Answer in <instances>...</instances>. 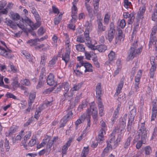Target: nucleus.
<instances>
[{
    "label": "nucleus",
    "instance_id": "nucleus-40",
    "mask_svg": "<svg viewBox=\"0 0 157 157\" xmlns=\"http://www.w3.org/2000/svg\"><path fill=\"white\" fill-rule=\"evenodd\" d=\"M115 52L111 51L108 55V57L110 61H112L115 58Z\"/></svg>",
    "mask_w": 157,
    "mask_h": 157
},
{
    "label": "nucleus",
    "instance_id": "nucleus-49",
    "mask_svg": "<svg viewBox=\"0 0 157 157\" xmlns=\"http://www.w3.org/2000/svg\"><path fill=\"white\" fill-rule=\"evenodd\" d=\"M119 111V108H117L115 110L114 114L113 116V121L117 118L118 116V114Z\"/></svg>",
    "mask_w": 157,
    "mask_h": 157
},
{
    "label": "nucleus",
    "instance_id": "nucleus-39",
    "mask_svg": "<svg viewBox=\"0 0 157 157\" xmlns=\"http://www.w3.org/2000/svg\"><path fill=\"white\" fill-rule=\"evenodd\" d=\"M156 67L151 66L150 70V78H153L154 75V72L156 69Z\"/></svg>",
    "mask_w": 157,
    "mask_h": 157
},
{
    "label": "nucleus",
    "instance_id": "nucleus-52",
    "mask_svg": "<svg viewBox=\"0 0 157 157\" xmlns=\"http://www.w3.org/2000/svg\"><path fill=\"white\" fill-rule=\"evenodd\" d=\"M45 31L44 30L43 27H40L38 30V34L39 35H42L44 33Z\"/></svg>",
    "mask_w": 157,
    "mask_h": 157
},
{
    "label": "nucleus",
    "instance_id": "nucleus-17",
    "mask_svg": "<svg viewBox=\"0 0 157 157\" xmlns=\"http://www.w3.org/2000/svg\"><path fill=\"white\" fill-rule=\"evenodd\" d=\"M97 23L98 24V34L101 33L105 30V27L103 26L102 23L100 20H97Z\"/></svg>",
    "mask_w": 157,
    "mask_h": 157
},
{
    "label": "nucleus",
    "instance_id": "nucleus-38",
    "mask_svg": "<svg viewBox=\"0 0 157 157\" xmlns=\"http://www.w3.org/2000/svg\"><path fill=\"white\" fill-rule=\"evenodd\" d=\"M37 41H41L40 39L36 38L34 39H31L28 40L27 41V43L28 44L32 43V44H31V45L32 46V45H36L35 43Z\"/></svg>",
    "mask_w": 157,
    "mask_h": 157
},
{
    "label": "nucleus",
    "instance_id": "nucleus-26",
    "mask_svg": "<svg viewBox=\"0 0 157 157\" xmlns=\"http://www.w3.org/2000/svg\"><path fill=\"white\" fill-rule=\"evenodd\" d=\"M123 86V82L122 81H121L118 84L117 88L116 89V92L115 94V95L117 96L120 93L121 90Z\"/></svg>",
    "mask_w": 157,
    "mask_h": 157
},
{
    "label": "nucleus",
    "instance_id": "nucleus-61",
    "mask_svg": "<svg viewBox=\"0 0 157 157\" xmlns=\"http://www.w3.org/2000/svg\"><path fill=\"white\" fill-rule=\"evenodd\" d=\"M131 4L130 2H129L128 0H124V6L126 8H128V6Z\"/></svg>",
    "mask_w": 157,
    "mask_h": 157
},
{
    "label": "nucleus",
    "instance_id": "nucleus-30",
    "mask_svg": "<svg viewBox=\"0 0 157 157\" xmlns=\"http://www.w3.org/2000/svg\"><path fill=\"white\" fill-rule=\"evenodd\" d=\"M107 49L106 46L105 45H100L98 46L97 49L100 52H104Z\"/></svg>",
    "mask_w": 157,
    "mask_h": 157
},
{
    "label": "nucleus",
    "instance_id": "nucleus-41",
    "mask_svg": "<svg viewBox=\"0 0 157 157\" xmlns=\"http://www.w3.org/2000/svg\"><path fill=\"white\" fill-rule=\"evenodd\" d=\"M62 14H60L58 17H55L54 19L55 24L58 25L60 22L61 19Z\"/></svg>",
    "mask_w": 157,
    "mask_h": 157
},
{
    "label": "nucleus",
    "instance_id": "nucleus-24",
    "mask_svg": "<svg viewBox=\"0 0 157 157\" xmlns=\"http://www.w3.org/2000/svg\"><path fill=\"white\" fill-rule=\"evenodd\" d=\"M85 6L87 10L89 16L91 19H93V16L92 14V9L91 6L87 3H85Z\"/></svg>",
    "mask_w": 157,
    "mask_h": 157
},
{
    "label": "nucleus",
    "instance_id": "nucleus-33",
    "mask_svg": "<svg viewBox=\"0 0 157 157\" xmlns=\"http://www.w3.org/2000/svg\"><path fill=\"white\" fill-rule=\"evenodd\" d=\"M76 50L80 52H84L85 51V47L82 44H79L75 45Z\"/></svg>",
    "mask_w": 157,
    "mask_h": 157
},
{
    "label": "nucleus",
    "instance_id": "nucleus-55",
    "mask_svg": "<svg viewBox=\"0 0 157 157\" xmlns=\"http://www.w3.org/2000/svg\"><path fill=\"white\" fill-rule=\"evenodd\" d=\"M97 98L98 102V109H100V108H103V105L101 101V98Z\"/></svg>",
    "mask_w": 157,
    "mask_h": 157
},
{
    "label": "nucleus",
    "instance_id": "nucleus-64",
    "mask_svg": "<svg viewBox=\"0 0 157 157\" xmlns=\"http://www.w3.org/2000/svg\"><path fill=\"white\" fill-rule=\"evenodd\" d=\"M52 8L53 11L54 13H57L58 14L59 13V9L57 8H56L55 6H52Z\"/></svg>",
    "mask_w": 157,
    "mask_h": 157
},
{
    "label": "nucleus",
    "instance_id": "nucleus-63",
    "mask_svg": "<svg viewBox=\"0 0 157 157\" xmlns=\"http://www.w3.org/2000/svg\"><path fill=\"white\" fill-rule=\"evenodd\" d=\"M156 27L154 26L152 30V32L150 36H155L154 35L156 33Z\"/></svg>",
    "mask_w": 157,
    "mask_h": 157
},
{
    "label": "nucleus",
    "instance_id": "nucleus-2",
    "mask_svg": "<svg viewBox=\"0 0 157 157\" xmlns=\"http://www.w3.org/2000/svg\"><path fill=\"white\" fill-rule=\"evenodd\" d=\"M30 9L32 13L34 15L36 21V22L35 24H33V22L30 23L31 27L33 30L37 29L40 25L41 24L40 21L39 15L35 8L34 7H32Z\"/></svg>",
    "mask_w": 157,
    "mask_h": 157
},
{
    "label": "nucleus",
    "instance_id": "nucleus-34",
    "mask_svg": "<svg viewBox=\"0 0 157 157\" xmlns=\"http://www.w3.org/2000/svg\"><path fill=\"white\" fill-rule=\"evenodd\" d=\"M90 111V110L89 109L88 110L87 115H86V120L87 121V128L88 127H90V119L91 117H90V113L89 112Z\"/></svg>",
    "mask_w": 157,
    "mask_h": 157
},
{
    "label": "nucleus",
    "instance_id": "nucleus-18",
    "mask_svg": "<svg viewBox=\"0 0 157 157\" xmlns=\"http://www.w3.org/2000/svg\"><path fill=\"white\" fill-rule=\"evenodd\" d=\"M135 55V48L132 47H131L129 50V52L127 58V60L129 61L132 59Z\"/></svg>",
    "mask_w": 157,
    "mask_h": 157
},
{
    "label": "nucleus",
    "instance_id": "nucleus-6",
    "mask_svg": "<svg viewBox=\"0 0 157 157\" xmlns=\"http://www.w3.org/2000/svg\"><path fill=\"white\" fill-rule=\"evenodd\" d=\"M90 109L89 112L90 113V117H91V114L92 115V117L94 120H97L98 117V111L97 108L93 105H91L90 107L88 108L86 110V115H87L88 110Z\"/></svg>",
    "mask_w": 157,
    "mask_h": 157
},
{
    "label": "nucleus",
    "instance_id": "nucleus-11",
    "mask_svg": "<svg viewBox=\"0 0 157 157\" xmlns=\"http://www.w3.org/2000/svg\"><path fill=\"white\" fill-rule=\"evenodd\" d=\"M80 63L81 65V66H83L85 68L84 71L85 72H93V70L92 68V66L90 63L88 62H84L83 61H80Z\"/></svg>",
    "mask_w": 157,
    "mask_h": 157
},
{
    "label": "nucleus",
    "instance_id": "nucleus-7",
    "mask_svg": "<svg viewBox=\"0 0 157 157\" xmlns=\"http://www.w3.org/2000/svg\"><path fill=\"white\" fill-rule=\"evenodd\" d=\"M46 144L47 143L46 145V149H51V147L54 142H56L58 139V137H54L52 140L51 139V137L47 136L45 137Z\"/></svg>",
    "mask_w": 157,
    "mask_h": 157
},
{
    "label": "nucleus",
    "instance_id": "nucleus-14",
    "mask_svg": "<svg viewBox=\"0 0 157 157\" xmlns=\"http://www.w3.org/2000/svg\"><path fill=\"white\" fill-rule=\"evenodd\" d=\"M71 142L72 139L70 138L69 140L63 147L62 148V157H63V155L66 154L68 147L70 146Z\"/></svg>",
    "mask_w": 157,
    "mask_h": 157
},
{
    "label": "nucleus",
    "instance_id": "nucleus-57",
    "mask_svg": "<svg viewBox=\"0 0 157 157\" xmlns=\"http://www.w3.org/2000/svg\"><path fill=\"white\" fill-rule=\"evenodd\" d=\"M23 84L27 86H29L31 85V83L29 80L25 79L23 80Z\"/></svg>",
    "mask_w": 157,
    "mask_h": 157
},
{
    "label": "nucleus",
    "instance_id": "nucleus-10",
    "mask_svg": "<svg viewBox=\"0 0 157 157\" xmlns=\"http://www.w3.org/2000/svg\"><path fill=\"white\" fill-rule=\"evenodd\" d=\"M152 108L151 121H154L156 117L157 106L156 101H153L152 102Z\"/></svg>",
    "mask_w": 157,
    "mask_h": 157
},
{
    "label": "nucleus",
    "instance_id": "nucleus-27",
    "mask_svg": "<svg viewBox=\"0 0 157 157\" xmlns=\"http://www.w3.org/2000/svg\"><path fill=\"white\" fill-rule=\"evenodd\" d=\"M36 137L35 136H33L31 140L28 143L27 146L28 145L29 146L32 147L35 144H36Z\"/></svg>",
    "mask_w": 157,
    "mask_h": 157
},
{
    "label": "nucleus",
    "instance_id": "nucleus-47",
    "mask_svg": "<svg viewBox=\"0 0 157 157\" xmlns=\"http://www.w3.org/2000/svg\"><path fill=\"white\" fill-rule=\"evenodd\" d=\"M92 60L94 63V64L95 66L98 68L100 67V64L98 62V59L97 57L96 56L95 57H94L93 59Z\"/></svg>",
    "mask_w": 157,
    "mask_h": 157
},
{
    "label": "nucleus",
    "instance_id": "nucleus-29",
    "mask_svg": "<svg viewBox=\"0 0 157 157\" xmlns=\"http://www.w3.org/2000/svg\"><path fill=\"white\" fill-rule=\"evenodd\" d=\"M69 86L68 83H66L62 86V89L63 91H64V93L66 94L69 90Z\"/></svg>",
    "mask_w": 157,
    "mask_h": 157
},
{
    "label": "nucleus",
    "instance_id": "nucleus-58",
    "mask_svg": "<svg viewBox=\"0 0 157 157\" xmlns=\"http://www.w3.org/2000/svg\"><path fill=\"white\" fill-rule=\"evenodd\" d=\"M19 85L20 84L18 83V81L16 80H14L12 83L13 88H15L17 86H19Z\"/></svg>",
    "mask_w": 157,
    "mask_h": 157
},
{
    "label": "nucleus",
    "instance_id": "nucleus-56",
    "mask_svg": "<svg viewBox=\"0 0 157 157\" xmlns=\"http://www.w3.org/2000/svg\"><path fill=\"white\" fill-rule=\"evenodd\" d=\"M152 20L154 21H155L157 19V12H155V10H154V12L153 14H152Z\"/></svg>",
    "mask_w": 157,
    "mask_h": 157
},
{
    "label": "nucleus",
    "instance_id": "nucleus-1",
    "mask_svg": "<svg viewBox=\"0 0 157 157\" xmlns=\"http://www.w3.org/2000/svg\"><path fill=\"white\" fill-rule=\"evenodd\" d=\"M126 126V122L121 121L120 123V127L116 128L112 132L111 135V138L110 140V142L111 143L112 141H114L115 140V136L116 134L117 135V138L116 140L114 141V145L115 146H117L120 142L121 138V131L123 130Z\"/></svg>",
    "mask_w": 157,
    "mask_h": 157
},
{
    "label": "nucleus",
    "instance_id": "nucleus-46",
    "mask_svg": "<svg viewBox=\"0 0 157 157\" xmlns=\"http://www.w3.org/2000/svg\"><path fill=\"white\" fill-rule=\"evenodd\" d=\"M17 127L15 126H13L10 128L9 131L10 132V133L12 134L13 133L15 132L17 130Z\"/></svg>",
    "mask_w": 157,
    "mask_h": 157
},
{
    "label": "nucleus",
    "instance_id": "nucleus-19",
    "mask_svg": "<svg viewBox=\"0 0 157 157\" xmlns=\"http://www.w3.org/2000/svg\"><path fill=\"white\" fill-rule=\"evenodd\" d=\"M31 134V132H29L25 136L24 140H23L21 142V143L22 144V145L24 146V147L26 149H27V148H26V147L27 146V144H26L27 141L30 137Z\"/></svg>",
    "mask_w": 157,
    "mask_h": 157
},
{
    "label": "nucleus",
    "instance_id": "nucleus-48",
    "mask_svg": "<svg viewBox=\"0 0 157 157\" xmlns=\"http://www.w3.org/2000/svg\"><path fill=\"white\" fill-rule=\"evenodd\" d=\"M85 38H84L83 36H80L77 37L76 39L77 41L80 43H83L85 41Z\"/></svg>",
    "mask_w": 157,
    "mask_h": 157
},
{
    "label": "nucleus",
    "instance_id": "nucleus-37",
    "mask_svg": "<svg viewBox=\"0 0 157 157\" xmlns=\"http://www.w3.org/2000/svg\"><path fill=\"white\" fill-rule=\"evenodd\" d=\"M82 84L80 83L75 84L74 85V86L71 89L72 91H76L78 90L81 87Z\"/></svg>",
    "mask_w": 157,
    "mask_h": 157
},
{
    "label": "nucleus",
    "instance_id": "nucleus-54",
    "mask_svg": "<svg viewBox=\"0 0 157 157\" xmlns=\"http://www.w3.org/2000/svg\"><path fill=\"white\" fill-rule=\"evenodd\" d=\"M157 128L156 127H155L154 129V131L153 132V134L152 135V136H151V140H153L155 137L157 135Z\"/></svg>",
    "mask_w": 157,
    "mask_h": 157
},
{
    "label": "nucleus",
    "instance_id": "nucleus-25",
    "mask_svg": "<svg viewBox=\"0 0 157 157\" xmlns=\"http://www.w3.org/2000/svg\"><path fill=\"white\" fill-rule=\"evenodd\" d=\"M134 117L133 116H131L129 118L128 123L127 125V130L129 131L131 129L132 122L134 121Z\"/></svg>",
    "mask_w": 157,
    "mask_h": 157
},
{
    "label": "nucleus",
    "instance_id": "nucleus-13",
    "mask_svg": "<svg viewBox=\"0 0 157 157\" xmlns=\"http://www.w3.org/2000/svg\"><path fill=\"white\" fill-rule=\"evenodd\" d=\"M44 75L42 73H40L38 83L36 86V88L39 89L43 86L44 83V81L43 80L44 77Z\"/></svg>",
    "mask_w": 157,
    "mask_h": 157
},
{
    "label": "nucleus",
    "instance_id": "nucleus-62",
    "mask_svg": "<svg viewBox=\"0 0 157 157\" xmlns=\"http://www.w3.org/2000/svg\"><path fill=\"white\" fill-rule=\"evenodd\" d=\"M52 91L51 89H47L44 90L43 92V93L44 94H49Z\"/></svg>",
    "mask_w": 157,
    "mask_h": 157
},
{
    "label": "nucleus",
    "instance_id": "nucleus-44",
    "mask_svg": "<svg viewBox=\"0 0 157 157\" xmlns=\"http://www.w3.org/2000/svg\"><path fill=\"white\" fill-rule=\"evenodd\" d=\"M47 59V55L44 54L41 56V60L40 61V64L43 65L45 64V60Z\"/></svg>",
    "mask_w": 157,
    "mask_h": 157
},
{
    "label": "nucleus",
    "instance_id": "nucleus-32",
    "mask_svg": "<svg viewBox=\"0 0 157 157\" xmlns=\"http://www.w3.org/2000/svg\"><path fill=\"white\" fill-rule=\"evenodd\" d=\"M141 140L139 141L137 143L136 147L137 149H139L141 146L143 144H145L147 138H145V140H144L142 139V137H141Z\"/></svg>",
    "mask_w": 157,
    "mask_h": 157
},
{
    "label": "nucleus",
    "instance_id": "nucleus-45",
    "mask_svg": "<svg viewBox=\"0 0 157 157\" xmlns=\"http://www.w3.org/2000/svg\"><path fill=\"white\" fill-rule=\"evenodd\" d=\"M4 147L6 151H8L10 149V146L9 145V141L7 140V138L5 139V141L4 143Z\"/></svg>",
    "mask_w": 157,
    "mask_h": 157
},
{
    "label": "nucleus",
    "instance_id": "nucleus-59",
    "mask_svg": "<svg viewBox=\"0 0 157 157\" xmlns=\"http://www.w3.org/2000/svg\"><path fill=\"white\" fill-rule=\"evenodd\" d=\"M94 6V13H98V6L99 5L97 4H93Z\"/></svg>",
    "mask_w": 157,
    "mask_h": 157
},
{
    "label": "nucleus",
    "instance_id": "nucleus-60",
    "mask_svg": "<svg viewBox=\"0 0 157 157\" xmlns=\"http://www.w3.org/2000/svg\"><path fill=\"white\" fill-rule=\"evenodd\" d=\"M155 58L154 57H151L150 59V61L151 66L156 67V64L155 62Z\"/></svg>",
    "mask_w": 157,
    "mask_h": 157
},
{
    "label": "nucleus",
    "instance_id": "nucleus-4",
    "mask_svg": "<svg viewBox=\"0 0 157 157\" xmlns=\"http://www.w3.org/2000/svg\"><path fill=\"white\" fill-rule=\"evenodd\" d=\"M138 137L136 138L137 139H139L140 137H141L142 139L144 140H145V138H147V132L146 130L144 122L141 123L140 128L138 130Z\"/></svg>",
    "mask_w": 157,
    "mask_h": 157
},
{
    "label": "nucleus",
    "instance_id": "nucleus-36",
    "mask_svg": "<svg viewBox=\"0 0 157 157\" xmlns=\"http://www.w3.org/2000/svg\"><path fill=\"white\" fill-rule=\"evenodd\" d=\"M12 19L14 21H17L20 19V16L17 13H13L11 14Z\"/></svg>",
    "mask_w": 157,
    "mask_h": 157
},
{
    "label": "nucleus",
    "instance_id": "nucleus-42",
    "mask_svg": "<svg viewBox=\"0 0 157 157\" xmlns=\"http://www.w3.org/2000/svg\"><path fill=\"white\" fill-rule=\"evenodd\" d=\"M144 150L145 151V154L146 155H149L152 151L151 148L149 146H146L145 147Z\"/></svg>",
    "mask_w": 157,
    "mask_h": 157
},
{
    "label": "nucleus",
    "instance_id": "nucleus-15",
    "mask_svg": "<svg viewBox=\"0 0 157 157\" xmlns=\"http://www.w3.org/2000/svg\"><path fill=\"white\" fill-rule=\"evenodd\" d=\"M54 79V76L52 74H50L48 75L47 80V84L50 86L56 85V82Z\"/></svg>",
    "mask_w": 157,
    "mask_h": 157
},
{
    "label": "nucleus",
    "instance_id": "nucleus-22",
    "mask_svg": "<svg viewBox=\"0 0 157 157\" xmlns=\"http://www.w3.org/2000/svg\"><path fill=\"white\" fill-rule=\"evenodd\" d=\"M157 44V39L156 36H150L149 42V47H151L153 44Z\"/></svg>",
    "mask_w": 157,
    "mask_h": 157
},
{
    "label": "nucleus",
    "instance_id": "nucleus-5",
    "mask_svg": "<svg viewBox=\"0 0 157 157\" xmlns=\"http://www.w3.org/2000/svg\"><path fill=\"white\" fill-rule=\"evenodd\" d=\"M123 16L125 18L129 19L128 21V24H132L134 22L135 18V13L132 12L129 14L128 12H124L123 13Z\"/></svg>",
    "mask_w": 157,
    "mask_h": 157
},
{
    "label": "nucleus",
    "instance_id": "nucleus-12",
    "mask_svg": "<svg viewBox=\"0 0 157 157\" xmlns=\"http://www.w3.org/2000/svg\"><path fill=\"white\" fill-rule=\"evenodd\" d=\"M139 10L137 13L136 19V21L137 22L140 21L141 18H143V16L146 10V8L144 6L140 7Z\"/></svg>",
    "mask_w": 157,
    "mask_h": 157
},
{
    "label": "nucleus",
    "instance_id": "nucleus-35",
    "mask_svg": "<svg viewBox=\"0 0 157 157\" xmlns=\"http://www.w3.org/2000/svg\"><path fill=\"white\" fill-rule=\"evenodd\" d=\"M68 121V119L66 118H65V117H64L63 119H61L60 121V125L59 126V128H61L63 127Z\"/></svg>",
    "mask_w": 157,
    "mask_h": 157
},
{
    "label": "nucleus",
    "instance_id": "nucleus-16",
    "mask_svg": "<svg viewBox=\"0 0 157 157\" xmlns=\"http://www.w3.org/2000/svg\"><path fill=\"white\" fill-rule=\"evenodd\" d=\"M95 91L96 93V97L97 98H101V83H98L95 88Z\"/></svg>",
    "mask_w": 157,
    "mask_h": 157
},
{
    "label": "nucleus",
    "instance_id": "nucleus-9",
    "mask_svg": "<svg viewBox=\"0 0 157 157\" xmlns=\"http://www.w3.org/2000/svg\"><path fill=\"white\" fill-rule=\"evenodd\" d=\"M7 25L10 27L11 28L13 29H17V26L22 30L25 29V26L23 25L19 24V23H16V24L14 23L11 20H9L7 21Z\"/></svg>",
    "mask_w": 157,
    "mask_h": 157
},
{
    "label": "nucleus",
    "instance_id": "nucleus-31",
    "mask_svg": "<svg viewBox=\"0 0 157 157\" xmlns=\"http://www.w3.org/2000/svg\"><path fill=\"white\" fill-rule=\"evenodd\" d=\"M57 60V58L56 56H54L52 59L50 60L48 63V66L50 67H52L54 65L56 61Z\"/></svg>",
    "mask_w": 157,
    "mask_h": 157
},
{
    "label": "nucleus",
    "instance_id": "nucleus-23",
    "mask_svg": "<svg viewBox=\"0 0 157 157\" xmlns=\"http://www.w3.org/2000/svg\"><path fill=\"white\" fill-rule=\"evenodd\" d=\"M86 114H83L82 115L81 117H80L79 119L77 120L75 122V124L76 126L83 122L86 119Z\"/></svg>",
    "mask_w": 157,
    "mask_h": 157
},
{
    "label": "nucleus",
    "instance_id": "nucleus-20",
    "mask_svg": "<svg viewBox=\"0 0 157 157\" xmlns=\"http://www.w3.org/2000/svg\"><path fill=\"white\" fill-rule=\"evenodd\" d=\"M12 52V51L11 50L7 48V50L4 49L3 53L2 54L3 56L8 59H11L13 57V56L11 54Z\"/></svg>",
    "mask_w": 157,
    "mask_h": 157
},
{
    "label": "nucleus",
    "instance_id": "nucleus-50",
    "mask_svg": "<svg viewBox=\"0 0 157 157\" xmlns=\"http://www.w3.org/2000/svg\"><path fill=\"white\" fill-rule=\"evenodd\" d=\"M126 25V23L124 19L121 20L120 22L119 26L122 29L124 28Z\"/></svg>",
    "mask_w": 157,
    "mask_h": 157
},
{
    "label": "nucleus",
    "instance_id": "nucleus-28",
    "mask_svg": "<svg viewBox=\"0 0 157 157\" xmlns=\"http://www.w3.org/2000/svg\"><path fill=\"white\" fill-rule=\"evenodd\" d=\"M132 139V138L131 136H129L127 138L124 145V148L126 149L128 148L130 144L131 141Z\"/></svg>",
    "mask_w": 157,
    "mask_h": 157
},
{
    "label": "nucleus",
    "instance_id": "nucleus-3",
    "mask_svg": "<svg viewBox=\"0 0 157 157\" xmlns=\"http://www.w3.org/2000/svg\"><path fill=\"white\" fill-rule=\"evenodd\" d=\"M89 28H87L84 33V35L86 40V44L88 48H90L91 50H94L97 49L98 46H95L91 43V38L89 37Z\"/></svg>",
    "mask_w": 157,
    "mask_h": 157
},
{
    "label": "nucleus",
    "instance_id": "nucleus-43",
    "mask_svg": "<svg viewBox=\"0 0 157 157\" xmlns=\"http://www.w3.org/2000/svg\"><path fill=\"white\" fill-rule=\"evenodd\" d=\"M89 151L88 147H84L83 149L82 152L81 156L83 155L85 156L86 157V155L88 154Z\"/></svg>",
    "mask_w": 157,
    "mask_h": 157
},
{
    "label": "nucleus",
    "instance_id": "nucleus-51",
    "mask_svg": "<svg viewBox=\"0 0 157 157\" xmlns=\"http://www.w3.org/2000/svg\"><path fill=\"white\" fill-rule=\"evenodd\" d=\"M6 96L8 98H12L14 99H16V97L12 93L7 92L6 94Z\"/></svg>",
    "mask_w": 157,
    "mask_h": 157
},
{
    "label": "nucleus",
    "instance_id": "nucleus-8",
    "mask_svg": "<svg viewBox=\"0 0 157 157\" xmlns=\"http://www.w3.org/2000/svg\"><path fill=\"white\" fill-rule=\"evenodd\" d=\"M110 28L108 31V40L110 42L112 41L113 39L116 32L115 27L114 26V24L112 22L110 25Z\"/></svg>",
    "mask_w": 157,
    "mask_h": 157
},
{
    "label": "nucleus",
    "instance_id": "nucleus-53",
    "mask_svg": "<svg viewBox=\"0 0 157 157\" xmlns=\"http://www.w3.org/2000/svg\"><path fill=\"white\" fill-rule=\"evenodd\" d=\"M141 78L140 75L137 74L136 76L135 77V83H140V79Z\"/></svg>",
    "mask_w": 157,
    "mask_h": 157
},
{
    "label": "nucleus",
    "instance_id": "nucleus-21",
    "mask_svg": "<svg viewBox=\"0 0 157 157\" xmlns=\"http://www.w3.org/2000/svg\"><path fill=\"white\" fill-rule=\"evenodd\" d=\"M70 51H67L64 54H63L62 55V59L65 61L66 65L70 60Z\"/></svg>",
    "mask_w": 157,
    "mask_h": 157
}]
</instances>
